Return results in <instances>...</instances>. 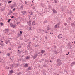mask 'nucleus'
Instances as JSON below:
<instances>
[{
	"label": "nucleus",
	"instance_id": "f257e3e1",
	"mask_svg": "<svg viewBox=\"0 0 75 75\" xmlns=\"http://www.w3.org/2000/svg\"><path fill=\"white\" fill-rule=\"evenodd\" d=\"M57 63L56 64L57 66V67L61 66L62 64V63L61 62V60L59 59H57Z\"/></svg>",
	"mask_w": 75,
	"mask_h": 75
},
{
	"label": "nucleus",
	"instance_id": "f03ea898",
	"mask_svg": "<svg viewBox=\"0 0 75 75\" xmlns=\"http://www.w3.org/2000/svg\"><path fill=\"white\" fill-rule=\"evenodd\" d=\"M21 13H22V15H23L24 16L27 14V12H26V11H22Z\"/></svg>",
	"mask_w": 75,
	"mask_h": 75
},
{
	"label": "nucleus",
	"instance_id": "7ed1b4c3",
	"mask_svg": "<svg viewBox=\"0 0 75 75\" xmlns=\"http://www.w3.org/2000/svg\"><path fill=\"white\" fill-rule=\"evenodd\" d=\"M62 35L61 34H59L58 36V38L59 39L62 38Z\"/></svg>",
	"mask_w": 75,
	"mask_h": 75
},
{
	"label": "nucleus",
	"instance_id": "20e7f679",
	"mask_svg": "<svg viewBox=\"0 0 75 75\" xmlns=\"http://www.w3.org/2000/svg\"><path fill=\"white\" fill-rule=\"evenodd\" d=\"M52 10V11H53V14H55V13H58L57 11L55 10V9L53 8Z\"/></svg>",
	"mask_w": 75,
	"mask_h": 75
},
{
	"label": "nucleus",
	"instance_id": "39448f33",
	"mask_svg": "<svg viewBox=\"0 0 75 75\" xmlns=\"http://www.w3.org/2000/svg\"><path fill=\"white\" fill-rule=\"evenodd\" d=\"M55 28H59V26L58 24H56L54 26Z\"/></svg>",
	"mask_w": 75,
	"mask_h": 75
},
{
	"label": "nucleus",
	"instance_id": "423d86ee",
	"mask_svg": "<svg viewBox=\"0 0 75 75\" xmlns=\"http://www.w3.org/2000/svg\"><path fill=\"white\" fill-rule=\"evenodd\" d=\"M10 25L11 27H13V28H14V27H15V26L12 23H10Z\"/></svg>",
	"mask_w": 75,
	"mask_h": 75
},
{
	"label": "nucleus",
	"instance_id": "0eeeda50",
	"mask_svg": "<svg viewBox=\"0 0 75 75\" xmlns=\"http://www.w3.org/2000/svg\"><path fill=\"white\" fill-rule=\"evenodd\" d=\"M37 57H38V56H37V55L36 54H35V55L33 56V59H35V58H36Z\"/></svg>",
	"mask_w": 75,
	"mask_h": 75
},
{
	"label": "nucleus",
	"instance_id": "6e6552de",
	"mask_svg": "<svg viewBox=\"0 0 75 75\" xmlns=\"http://www.w3.org/2000/svg\"><path fill=\"white\" fill-rule=\"evenodd\" d=\"M75 64V62H73L71 64V67L74 66Z\"/></svg>",
	"mask_w": 75,
	"mask_h": 75
},
{
	"label": "nucleus",
	"instance_id": "1a4fd4ad",
	"mask_svg": "<svg viewBox=\"0 0 75 75\" xmlns=\"http://www.w3.org/2000/svg\"><path fill=\"white\" fill-rule=\"evenodd\" d=\"M35 24H36V23H35V21H33L32 23V25H35Z\"/></svg>",
	"mask_w": 75,
	"mask_h": 75
},
{
	"label": "nucleus",
	"instance_id": "9d476101",
	"mask_svg": "<svg viewBox=\"0 0 75 75\" xmlns=\"http://www.w3.org/2000/svg\"><path fill=\"white\" fill-rule=\"evenodd\" d=\"M71 27H74L75 26V24H74V23H71Z\"/></svg>",
	"mask_w": 75,
	"mask_h": 75
},
{
	"label": "nucleus",
	"instance_id": "9b49d317",
	"mask_svg": "<svg viewBox=\"0 0 75 75\" xmlns=\"http://www.w3.org/2000/svg\"><path fill=\"white\" fill-rule=\"evenodd\" d=\"M28 13L29 14H30V15H33V12L31 11H30V12H28Z\"/></svg>",
	"mask_w": 75,
	"mask_h": 75
},
{
	"label": "nucleus",
	"instance_id": "f8f14e48",
	"mask_svg": "<svg viewBox=\"0 0 75 75\" xmlns=\"http://www.w3.org/2000/svg\"><path fill=\"white\" fill-rule=\"evenodd\" d=\"M54 54H58L59 53V52L57 50H54Z\"/></svg>",
	"mask_w": 75,
	"mask_h": 75
},
{
	"label": "nucleus",
	"instance_id": "ddd939ff",
	"mask_svg": "<svg viewBox=\"0 0 75 75\" xmlns=\"http://www.w3.org/2000/svg\"><path fill=\"white\" fill-rule=\"evenodd\" d=\"M45 50H41V54H44V53H45Z\"/></svg>",
	"mask_w": 75,
	"mask_h": 75
},
{
	"label": "nucleus",
	"instance_id": "4468645a",
	"mask_svg": "<svg viewBox=\"0 0 75 75\" xmlns=\"http://www.w3.org/2000/svg\"><path fill=\"white\" fill-rule=\"evenodd\" d=\"M47 31H48V30H51V28H50V27H49V26H47Z\"/></svg>",
	"mask_w": 75,
	"mask_h": 75
},
{
	"label": "nucleus",
	"instance_id": "2eb2a0df",
	"mask_svg": "<svg viewBox=\"0 0 75 75\" xmlns=\"http://www.w3.org/2000/svg\"><path fill=\"white\" fill-rule=\"evenodd\" d=\"M30 56H27L26 57V59H30Z\"/></svg>",
	"mask_w": 75,
	"mask_h": 75
},
{
	"label": "nucleus",
	"instance_id": "dca6fc26",
	"mask_svg": "<svg viewBox=\"0 0 75 75\" xmlns=\"http://www.w3.org/2000/svg\"><path fill=\"white\" fill-rule=\"evenodd\" d=\"M68 47L69 49H71V48H72V46L70 45Z\"/></svg>",
	"mask_w": 75,
	"mask_h": 75
},
{
	"label": "nucleus",
	"instance_id": "f3484780",
	"mask_svg": "<svg viewBox=\"0 0 75 75\" xmlns=\"http://www.w3.org/2000/svg\"><path fill=\"white\" fill-rule=\"evenodd\" d=\"M29 70H31V67H29L28 69V70L29 71Z\"/></svg>",
	"mask_w": 75,
	"mask_h": 75
},
{
	"label": "nucleus",
	"instance_id": "a211bd4d",
	"mask_svg": "<svg viewBox=\"0 0 75 75\" xmlns=\"http://www.w3.org/2000/svg\"><path fill=\"white\" fill-rule=\"evenodd\" d=\"M27 48L28 50H30L29 48H30V45H27Z\"/></svg>",
	"mask_w": 75,
	"mask_h": 75
},
{
	"label": "nucleus",
	"instance_id": "6ab92c4d",
	"mask_svg": "<svg viewBox=\"0 0 75 75\" xmlns=\"http://www.w3.org/2000/svg\"><path fill=\"white\" fill-rule=\"evenodd\" d=\"M25 67H28V64L27 63L25 64V65H24Z\"/></svg>",
	"mask_w": 75,
	"mask_h": 75
},
{
	"label": "nucleus",
	"instance_id": "aec40b11",
	"mask_svg": "<svg viewBox=\"0 0 75 75\" xmlns=\"http://www.w3.org/2000/svg\"><path fill=\"white\" fill-rule=\"evenodd\" d=\"M10 74H12V73H13V70H11L10 71Z\"/></svg>",
	"mask_w": 75,
	"mask_h": 75
},
{
	"label": "nucleus",
	"instance_id": "412c9836",
	"mask_svg": "<svg viewBox=\"0 0 75 75\" xmlns=\"http://www.w3.org/2000/svg\"><path fill=\"white\" fill-rule=\"evenodd\" d=\"M47 22H48V21L47 20H45L44 21V23H47Z\"/></svg>",
	"mask_w": 75,
	"mask_h": 75
},
{
	"label": "nucleus",
	"instance_id": "4be33fe9",
	"mask_svg": "<svg viewBox=\"0 0 75 75\" xmlns=\"http://www.w3.org/2000/svg\"><path fill=\"white\" fill-rule=\"evenodd\" d=\"M31 20H29V22H28L27 23H29V24H31Z\"/></svg>",
	"mask_w": 75,
	"mask_h": 75
},
{
	"label": "nucleus",
	"instance_id": "5701e85b",
	"mask_svg": "<svg viewBox=\"0 0 75 75\" xmlns=\"http://www.w3.org/2000/svg\"><path fill=\"white\" fill-rule=\"evenodd\" d=\"M32 27L31 26H30V27H29V31H31L32 30V29H31V28H32Z\"/></svg>",
	"mask_w": 75,
	"mask_h": 75
},
{
	"label": "nucleus",
	"instance_id": "b1692460",
	"mask_svg": "<svg viewBox=\"0 0 75 75\" xmlns=\"http://www.w3.org/2000/svg\"><path fill=\"white\" fill-rule=\"evenodd\" d=\"M1 11H4V10H5V8H4L3 9H2V8L1 9Z\"/></svg>",
	"mask_w": 75,
	"mask_h": 75
},
{
	"label": "nucleus",
	"instance_id": "393cba45",
	"mask_svg": "<svg viewBox=\"0 0 75 75\" xmlns=\"http://www.w3.org/2000/svg\"><path fill=\"white\" fill-rule=\"evenodd\" d=\"M70 45H71V43L69 42L67 46L68 47Z\"/></svg>",
	"mask_w": 75,
	"mask_h": 75
},
{
	"label": "nucleus",
	"instance_id": "a878e982",
	"mask_svg": "<svg viewBox=\"0 0 75 75\" xmlns=\"http://www.w3.org/2000/svg\"><path fill=\"white\" fill-rule=\"evenodd\" d=\"M41 6L42 7H44V6L43 5V4L42 3H41L40 4Z\"/></svg>",
	"mask_w": 75,
	"mask_h": 75
},
{
	"label": "nucleus",
	"instance_id": "bb28decb",
	"mask_svg": "<svg viewBox=\"0 0 75 75\" xmlns=\"http://www.w3.org/2000/svg\"><path fill=\"white\" fill-rule=\"evenodd\" d=\"M39 46H40V45H35V47H38Z\"/></svg>",
	"mask_w": 75,
	"mask_h": 75
},
{
	"label": "nucleus",
	"instance_id": "cd10ccee",
	"mask_svg": "<svg viewBox=\"0 0 75 75\" xmlns=\"http://www.w3.org/2000/svg\"><path fill=\"white\" fill-rule=\"evenodd\" d=\"M22 61L23 62H25V59H22Z\"/></svg>",
	"mask_w": 75,
	"mask_h": 75
},
{
	"label": "nucleus",
	"instance_id": "c85d7f7f",
	"mask_svg": "<svg viewBox=\"0 0 75 75\" xmlns=\"http://www.w3.org/2000/svg\"><path fill=\"white\" fill-rule=\"evenodd\" d=\"M20 8H21V9H23V5H22L20 7Z\"/></svg>",
	"mask_w": 75,
	"mask_h": 75
},
{
	"label": "nucleus",
	"instance_id": "c756f323",
	"mask_svg": "<svg viewBox=\"0 0 75 75\" xmlns=\"http://www.w3.org/2000/svg\"><path fill=\"white\" fill-rule=\"evenodd\" d=\"M53 47H54V49H56V48H57V46H56L55 45H54L53 46Z\"/></svg>",
	"mask_w": 75,
	"mask_h": 75
},
{
	"label": "nucleus",
	"instance_id": "7c9ffc66",
	"mask_svg": "<svg viewBox=\"0 0 75 75\" xmlns=\"http://www.w3.org/2000/svg\"><path fill=\"white\" fill-rule=\"evenodd\" d=\"M1 26L3 25V23L2 22L0 23Z\"/></svg>",
	"mask_w": 75,
	"mask_h": 75
},
{
	"label": "nucleus",
	"instance_id": "2f4dec72",
	"mask_svg": "<svg viewBox=\"0 0 75 75\" xmlns=\"http://www.w3.org/2000/svg\"><path fill=\"white\" fill-rule=\"evenodd\" d=\"M45 62H48V60L45 59Z\"/></svg>",
	"mask_w": 75,
	"mask_h": 75
},
{
	"label": "nucleus",
	"instance_id": "473e14b6",
	"mask_svg": "<svg viewBox=\"0 0 75 75\" xmlns=\"http://www.w3.org/2000/svg\"><path fill=\"white\" fill-rule=\"evenodd\" d=\"M0 62H1V63H3V59H1V60H0Z\"/></svg>",
	"mask_w": 75,
	"mask_h": 75
},
{
	"label": "nucleus",
	"instance_id": "72a5a7b5",
	"mask_svg": "<svg viewBox=\"0 0 75 75\" xmlns=\"http://www.w3.org/2000/svg\"><path fill=\"white\" fill-rule=\"evenodd\" d=\"M11 2H12V1L11 0V1H8V3L9 4H10V3H11Z\"/></svg>",
	"mask_w": 75,
	"mask_h": 75
},
{
	"label": "nucleus",
	"instance_id": "f704fd0d",
	"mask_svg": "<svg viewBox=\"0 0 75 75\" xmlns=\"http://www.w3.org/2000/svg\"><path fill=\"white\" fill-rule=\"evenodd\" d=\"M55 3H57L58 1V0H54Z\"/></svg>",
	"mask_w": 75,
	"mask_h": 75
},
{
	"label": "nucleus",
	"instance_id": "c9c22d12",
	"mask_svg": "<svg viewBox=\"0 0 75 75\" xmlns=\"http://www.w3.org/2000/svg\"><path fill=\"white\" fill-rule=\"evenodd\" d=\"M0 45H1V46H4V45L2 43H0Z\"/></svg>",
	"mask_w": 75,
	"mask_h": 75
},
{
	"label": "nucleus",
	"instance_id": "e433bc0d",
	"mask_svg": "<svg viewBox=\"0 0 75 75\" xmlns=\"http://www.w3.org/2000/svg\"><path fill=\"white\" fill-rule=\"evenodd\" d=\"M57 25H60L61 24V22H59V23L57 24Z\"/></svg>",
	"mask_w": 75,
	"mask_h": 75
},
{
	"label": "nucleus",
	"instance_id": "4c0bfd02",
	"mask_svg": "<svg viewBox=\"0 0 75 75\" xmlns=\"http://www.w3.org/2000/svg\"><path fill=\"white\" fill-rule=\"evenodd\" d=\"M31 42H29L28 44V45H30H30H31Z\"/></svg>",
	"mask_w": 75,
	"mask_h": 75
},
{
	"label": "nucleus",
	"instance_id": "58836bf2",
	"mask_svg": "<svg viewBox=\"0 0 75 75\" xmlns=\"http://www.w3.org/2000/svg\"><path fill=\"white\" fill-rule=\"evenodd\" d=\"M18 37H21V34H18Z\"/></svg>",
	"mask_w": 75,
	"mask_h": 75
},
{
	"label": "nucleus",
	"instance_id": "ea45409f",
	"mask_svg": "<svg viewBox=\"0 0 75 75\" xmlns=\"http://www.w3.org/2000/svg\"><path fill=\"white\" fill-rule=\"evenodd\" d=\"M5 31H6L7 32H8L9 31V30L8 29H7L6 30L5 29Z\"/></svg>",
	"mask_w": 75,
	"mask_h": 75
},
{
	"label": "nucleus",
	"instance_id": "a19ab883",
	"mask_svg": "<svg viewBox=\"0 0 75 75\" xmlns=\"http://www.w3.org/2000/svg\"><path fill=\"white\" fill-rule=\"evenodd\" d=\"M11 20V19H9L8 21H7L8 23H10V21Z\"/></svg>",
	"mask_w": 75,
	"mask_h": 75
},
{
	"label": "nucleus",
	"instance_id": "79ce46f5",
	"mask_svg": "<svg viewBox=\"0 0 75 75\" xmlns=\"http://www.w3.org/2000/svg\"><path fill=\"white\" fill-rule=\"evenodd\" d=\"M68 19L69 20H71V17H70L68 18Z\"/></svg>",
	"mask_w": 75,
	"mask_h": 75
},
{
	"label": "nucleus",
	"instance_id": "37998d69",
	"mask_svg": "<svg viewBox=\"0 0 75 75\" xmlns=\"http://www.w3.org/2000/svg\"><path fill=\"white\" fill-rule=\"evenodd\" d=\"M18 48H21V46H20L18 47Z\"/></svg>",
	"mask_w": 75,
	"mask_h": 75
},
{
	"label": "nucleus",
	"instance_id": "c03bdc74",
	"mask_svg": "<svg viewBox=\"0 0 75 75\" xmlns=\"http://www.w3.org/2000/svg\"><path fill=\"white\" fill-rule=\"evenodd\" d=\"M38 54H40V52H39L36 55H37V56L38 55Z\"/></svg>",
	"mask_w": 75,
	"mask_h": 75
},
{
	"label": "nucleus",
	"instance_id": "a18cd8bd",
	"mask_svg": "<svg viewBox=\"0 0 75 75\" xmlns=\"http://www.w3.org/2000/svg\"><path fill=\"white\" fill-rule=\"evenodd\" d=\"M19 23H20V22H18L16 24H17V25H18V24H19Z\"/></svg>",
	"mask_w": 75,
	"mask_h": 75
},
{
	"label": "nucleus",
	"instance_id": "49530a36",
	"mask_svg": "<svg viewBox=\"0 0 75 75\" xmlns=\"http://www.w3.org/2000/svg\"><path fill=\"white\" fill-rule=\"evenodd\" d=\"M67 25V23H65L64 24V25H65V26H66Z\"/></svg>",
	"mask_w": 75,
	"mask_h": 75
},
{
	"label": "nucleus",
	"instance_id": "de8ad7c7",
	"mask_svg": "<svg viewBox=\"0 0 75 75\" xmlns=\"http://www.w3.org/2000/svg\"><path fill=\"white\" fill-rule=\"evenodd\" d=\"M7 55H8V56H10V53H8L7 54Z\"/></svg>",
	"mask_w": 75,
	"mask_h": 75
},
{
	"label": "nucleus",
	"instance_id": "09e8293b",
	"mask_svg": "<svg viewBox=\"0 0 75 75\" xmlns=\"http://www.w3.org/2000/svg\"><path fill=\"white\" fill-rule=\"evenodd\" d=\"M23 33V32L21 31H20V34H21Z\"/></svg>",
	"mask_w": 75,
	"mask_h": 75
},
{
	"label": "nucleus",
	"instance_id": "8fccbe9b",
	"mask_svg": "<svg viewBox=\"0 0 75 75\" xmlns=\"http://www.w3.org/2000/svg\"><path fill=\"white\" fill-rule=\"evenodd\" d=\"M9 13H13V12H12V11H9Z\"/></svg>",
	"mask_w": 75,
	"mask_h": 75
},
{
	"label": "nucleus",
	"instance_id": "3c124183",
	"mask_svg": "<svg viewBox=\"0 0 75 75\" xmlns=\"http://www.w3.org/2000/svg\"><path fill=\"white\" fill-rule=\"evenodd\" d=\"M14 17V16H11V18H13V17Z\"/></svg>",
	"mask_w": 75,
	"mask_h": 75
},
{
	"label": "nucleus",
	"instance_id": "603ef678",
	"mask_svg": "<svg viewBox=\"0 0 75 75\" xmlns=\"http://www.w3.org/2000/svg\"><path fill=\"white\" fill-rule=\"evenodd\" d=\"M35 7H33V10H34V9H35Z\"/></svg>",
	"mask_w": 75,
	"mask_h": 75
},
{
	"label": "nucleus",
	"instance_id": "864d4df0",
	"mask_svg": "<svg viewBox=\"0 0 75 75\" xmlns=\"http://www.w3.org/2000/svg\"><path fill=\"white\" fill-rule=\"evenodd\" d=\"M25 52L26 53H27V52H28V51H27V50H25Z\"/></svg>",
	"mask_w": 75,
	"mask_h": 75
},
{
	"label": "nucleus",
	"instance_id": "5fc2aeb1",
	"mask_svg": "<svg viewBox=\"0 0 75 75\" xmlns=\"http://www.w3.org/2000/svg\"><path fill=\"white\" fill-rule=\"evenodd\" d=\"M51 30H52V31L51 32H52V31H53V29H51Z\"/></svg>",
	"mask_w": 75,
	"mask_h": 75
},
{
	"label": "nucleus",
	"instance_id": "6e6d98bb",
	"mask_svg": "<svg viewBox=\"0 0 75 75\" xmlns=\"http://www.w3.org/2000/svg\"><path fill=\"white\" fill-rule=\"evenodd\" d=\"M10 40H8L7 42H10Z\"/></svg>",
	"mask_w": 75,
	"mask_h": 75
},
{
	"label": "nucleus",
	"instance_id": "4d7b16f0",
	"mask_svg": "<svg viewBox=\"0 0 75 75\" xmlns=\"http://www.w3.org/2000/svg\"><path fill=\"white\" fill-rule=\"evenodd\" d=\"M31 17V16L29 15L28 17H29V18H30V17Z\"/></svg>",
	"mask_w": 75,
	"mask_h": 75
},
{
	"label": "nucleus",
	"instance_id": "13d9d810",
	"mask_svg": "<svg viewBox=\"0 0 75 75\" xmlns=\"http://www.w3.org/2000/svg\"><path fill=\"white\" fill-rule=\"evenodd\" d=\"M25 4H27V1H25Z\"/></svg>",
	"mask_w": 75,
	"mask_h": 75
},
{
	"label": "nucleus",
	"instance_id": "bf43d9fd",
	"mask_svg": "<svg viewBox=\"0 0 75 75\" xmlns=\"http://www.w3.org/2000/svg\"><path fill=\"white\" fill-rule=\"evenodd\" d=\"M15 10H16V8H14L13 9V11H14Z\"/></svg>",
	"mask_w": 75,
	"mask_h": 75
},
{
	"label": "nucleus",
	"instance_id": "052dcab7",
	"mask_svg": "<svg viewBox=\"0 0 75 75\" xmlns=\"http://www.w3.org/2000/svg\"><path fill=\"white\" fill-rule=\"evenodd\" d=\"M5 43L6 44H8V42H5Z\"/></svg>",
	"mask_w": 75,
	"mask_h": 75
},
{
	"label": "nucleus",
	"instance_id": "680f3d73",
	"mask_svg": "<svg viewBox=\"0 0 75 75\" xmlns=\"http://www.w3.org/2000/svg\"><path fill=\"white\" fill-rule=\"evenodd\" d=\"M31 25V24H28V25H29V26H30Z\"/></svg>",
	"mask_w": 75,
	"mask_h": 75
},
{
	"label": "nucleus",
	"instance_id": "e2e57ef3",
	"mask_svg": "<svg viewBox=\"0 0 75 75\" xmlns=\"http://www.w3.org/2000/svg\"><path fill=\"white\" fill-rule=\"evenodd\" d=\"M43 66L44 67H46V65H44Z\"/></svg>",
	"mask_w": 75,
	"mask_h": 75
},
{
	"label": "nucleus",
	"instance_id": "0e129e2a",
	"mask_svg": "<svg viewBox=\"0 0 75 75\" xmlns=\"http://www.w3.org/2000/svg\"><path fill=\"white\" fill-rule=\"evenodd\" d=\"M19 61H21V59H19Z\"/></svg>",
	"mask_w": 75,
	"mask_h": 75
},
{
	"label": "nucleus",
	"instance_id": "69168bd1",
	"mask_svg": "<svg viewBox=\"0 0 75 75\" xmlns=\"http://www.w3.org/2000/svg\"><path fill=\"white\" fill-rule=\"evenodd\" d=\"M10 14H11V13H8V15H10Z\"/></svg>",
	"mask_w": 75,
	"mask_h": 75
},
{
	"label": "nucleus",
	"instance_id": "338daca9",
	"mask_svg": "<svg viewBox=\"0 0 75 75\" xmlns=\"http://www.w3.org/2000/svg\"><path fill=\"white\" fill-rule=\"evenodd\" d=\"M38 30H39V31H41V29H39Z\"/></svg>",
	"mask_w": 75,
	"mask_h": 75
},
{
	"label": "nucleus",
	"instance_id": "774afa93",
	"mask_svg": "<svg viewBox=\"0 0 75 75\" xmlns=\"http://www.w3.org/2000/svg\"><path fill=\"white\" fill-rule=\"evenodd\" d=\"M49 8L51 7V5H49Z\"/></svg>",
	"mask_w": 75,
	"mask_h": 75
}]
</instances>
